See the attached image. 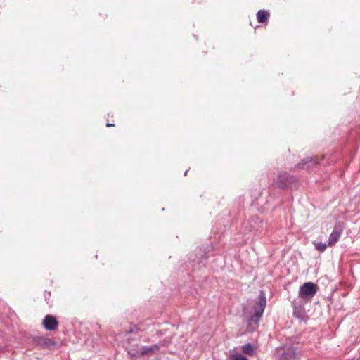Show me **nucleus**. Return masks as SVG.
Segmentation results:
<instances>
[{
  "label": "nucleus",
  "mask_w": 360,
  "mask_h": 360,
  "mask_svg": "<svg viewBox=\"0 0 360 360\" xmlns=\"http://www.w3.org/2000/svg\"><path fill=\"white\" fill-rule=\"evenodd\" d=\"M241 350L244 354H248L249 356H253L255 354V347L250 343H247L243 345Z\"/></svg>",
  "instance_id": "11"
},
{
  "label": "nucleus",
  "mask_w": 360,
  "mask_h": 360,
  "mask_svg": "<svg viewBox=\"0 0 360 360\" xmlns=\"http://www.w3.org/2000/svg\"><path fill=\"white\" fill-rule=\"evenodd\" d=\"M342 233V227L339 225H336L329 236L328 246H333L340 239Z\"/></svg>",
  "instance_id": "6"
},
{
  "label": "nucleus",
  "mask_w": 360,
  "mask_h": 360,
  "mask_svg": "<svg viewBox=\"0 0 360 360\" xmlns=\"http://www.w3.org/2000/svg\"><path fill=\"white\" fill-rule=\"evenodd\" d=\"M106 126L107 127H112V126H114V124H110V123H107Z\"/></svg>",
  "instance_id": "15"
},
{
  "label": "nucleus",
  "mask_w": 360,
  "mask_h": 360,
  "mask_svg": "<svg viewBox=\"0 0 360 360\" xmlns=\"http://www.w3.org/2000/svg\"><path fill=\"white\" fill-rule=\"evenodd\" d=\"M269 17V13L267 11L265 10H259L257 13V18L259 22H264L267 21Z\"/></svg>",
  "instance_id": "10"
},
{
  "label": "nucleus",
  "mask_w": 360,
  "mask_h": 360,
  "mask_svg": "<svg viewBox=\"0 0 360 360\" xmlns=\"http://www.w3.org/2000/svg\"><path fill=\"white\" fill-rule=\"evenodd\" d=\"M279 360H295V352L292 347H284L278 349Z\"/></svg>",
  "instance_id": "5"
},
{
  "label": "nucleus",
  "mask_w": 360,
  "mask_h": 360,
  "mask_svg": "<svg viewBox=\"0 0 360 360\" xmlns=\"http://www.w3.org/2000/svg\"><path fill=\"white\" fill-rule=\"evenodd\" d=\"M295 181L294 176L285 172H279L275 178L273 179V185L276 188H285Z\"/></svg>",
  "instance_id": "2"
},
{
  "label": "nucleus",
  "mask_w": 360,
  "mask_h": 360,
  "mask_svg": "<svg viewBox=\"0 0 360 360\" xmlns=\"http://www.w3.org/2000/svg\"><path fill=\"white\" fill-rule=\"evenodd\" d=\"M319 163L318 158L316 157H307L302 160L297 165L300 169H307Z\"/></svg>",
  "instance_id": "7"
},
{
  "label": "nucleus",
  "mask_w": 360,
  "mask_h": 360,
  "mask_svg": "<svg viewBox=\"0 0 360 360\" xmlns=\"http://www.w3.org/2000/svg\"><path fill=\"white\" fill-rule=\"evenodd\" d=\"M230 360H248L247 357L241 354H233L230 356Z\"/></svg>",
  "instance_id": "13"
},
{
  "label": "nucleus",
  "mask_w": 360,
  "mask_h": 360,
  "mask_svg": "<svg viewBox=\"0 0 360 360\" xmlns=\"http://www.w3.org/2000/svg\"><path fill=\"white\" fill-rule=\"evenodd\" d=\"M42 324L47 330H53L58 327V322L55 316H45Z\"/></svg>",
  "instance_id": "8"
},
{
  "label": "nucleus",
  "mask_w": 360,
  "mask_h": 360,
  "mask_svg": "<svg viewBox=\"0 0 360 360\" xmlns=\"http://www.w3.org/2000/svg\"><path fill=\"white\" fill-rule=\"evenodd\" d=\"M314 245H315L316 249L320 252H323L326 250V247L328 245H326L325 243H314Z\"/></svg>",
  "instance_id": "12"
},
{
  "label": "nucleus",
  "mask_w": 360,
  "mask_h": 360,
  "mask_svg": "<svg viewBox=\"0 0 360 360\" xmlns=\"http://www.w3.org/2000/svg\"><path fill=\"white\" fill-rule=\"evenodd\" d=\"M266 300L265 294L264 293V292L261 291L254 305L253 315H262L264 310L266 307Z\"/></svg>",
  "instance_id": "4"
},
{
  "label": "nucleus",
  "mask_w": 360,
  "mask_h": 360,
  "mask_svg": "<svg viewBox=\"0 0 360 360\" xmlns=\"http://www.w3.org/2000/svg\"><path fill=\"white\" fill-rule=\"evenodd\" d=\"M159 349L158 345L149 347L139 346V345H129L127 347L128 354L134 357H139L154 353Z\"/></svg>",
  "instance_id": "1"
},
{
  "label": "nucleus",
  "mask_w": 360,
  "mask_h": 360,
  "mask_svg": "<svg viewBox=\"0 0 360 360\" xmlns=\"http://www.w3.org/2000/svg\"><path fill=\"white\" fill-rule=\"evenodd\" d=\"M35 342L37 344H46V339L43 337L35 338Z\"/></svg>",
  "instance_id": "14"
},
{
  "label": "nucleus",
  "mask_w": 360,
  "mask_h": 360,
  "mask_svg": "<svg viewBox=\"0 0 360 360\" xmlns=\"http://www.w3.org/2000/svg\"><path fill=\"white\" fill-rule=\"evenodd\" d=\"M261 316H249L248 320V328L249 330H253L258 326Z\"/></svg>",
  "instance_id": "9"
},
{
  "label": "nucleus",
  "mask_w": 360,
  "mask_h": 360,
  "mask_svg": "<svg viewBox=\"0 0 360 360\" xmlns=\"http://www.w3.org/2000/svg\"><path fill=\"white\" fill-rule=\"evenodd\" d=\"M318 286L312 282H306L300 287L299 297L302 299H311L318 291Z\"/></svg>",
  "instance_id": "3"
}]
</instances>
